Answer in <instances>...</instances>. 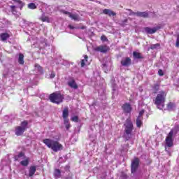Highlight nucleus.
Returning <instances> with one entry per match:
<instances>
[{"mask_svg":"<svg viewBox=\"0 0 179 179\" xmlns=\"http://www.w3.org/2000/svg\"><path fill=\"white\" fill-rule=\"evenodd\" d=\"M43 143L49 148V149H52L53 152H59V150H62L64 147L57 141H54L51 138H46L43 140Z\"/></svg>","mask_w":179,"mask_h":179,"instance_id":"f257e3e1","label":"nucleus"},{"mask_svg":"<svg viewBox=\"0 0 179 179\" xmlns=\"http://www.w3.org/2000/svg\"><path fill=\"white\" fill-rule=\"evenodd\" d=\"M124 136L127 141H129L132 138V132L134 131V123L131 118H127L124 124Z\"/></svg>","mask_w":179,"mask_h":179,"instance_id":"f03ea898","label":"nucleus"},{"mask_svg":"<svg viewBox=\"0 0 179 179\" xmlns=\"http://www.w3.org/2000/svg\"><path fill=\"white\" fill-rule=\"evenodd\" d=\"M179 132V125H176L174 128H173L171 131L167 135L165 141H166V145L168 148L173 147V136L174 135H177V134Z\"/></svg>","mask_w":179,"mask_h":179,"instance_id":"7ed1b4c3","label":"nucleus"},{"mask_svg":"<svg viewBox=\"0 0 179 179\" xmlns=\"http://www.w3.org/2000/svg\"><path fill=\"white\" fill-rule=\"evenodd\" d=\"M166 96L167 94L164 91H161L156 96L155 100V104L157 105L159 110H163L164 108V101H166Z\"/></svg>","mask_w":179,"mask_h":179,"instance_id":"20e7f679","label":"nucleus"},{"mask_svg":"<svg viewBox=\"0 0 179 179\" xmlns=\"http://www.w3.org/2000/svg\"><path fill=\"white\" fill-rule=\"evenodd\" d=\"M50 100L52 103H55V104H59V103H62V100H64V96L58 93L55 92L50 96Z\"/></svg>","mask_w":179,"mask_h":179,"instance_id":"39448f33","label":"nucleus"},{"mask_svg":"<svg viewBox=\"0 0 179 179\" xmlns=\"http://www.w3.org/2000/svg\"><path fill=\"white\" fill-rule=\"evenodd\" d=\"M15 159L20 162V164L22 166H29V158L24 156V154H23V152H20L17 155H15Z\"/></svg>","mask_w":179,"mask_h":179,"instance_id":"423d86ee","label":"nucleus"},{"mask_svg":"<svg viewBox=\"0 0 179 179\" xmlns=\"http://www.w3.org/2000/svg\"><path fill=\"white\" fill-rule=\"evenodd\" d=\"M27 121H24L21 123V126L16 127L15 129V135L17 136H20V135L23 134V133L27 129L28 125Z\"/></svg>","mask_w":179,"mask_h":179,"instance_id":"0eeeda50","label":"nucleus"},{"mask_svg":"<svg viewBox=\"0 0 179 179\" xmlns=\"http://www.w3.org/2000/svg\"><path fill=\"white\" fill-rule=\"evenodd\" d=\"M15 1V3H16V6H10V10L11 12L13 13V15H16V9L19 8V9L22 10V8H23V2H22L20 0H13Z\"/></svg>","mask_w":179,"mask_h":179,"instance_id":"6e6552de","label":"nucleus"},{"mask_svg":"<svg viewBox=\"0 0 179 179\" xmlns=\"http://www.w3.org/2000/svg\"><path fill=\"white\" fill-rule=\"evenodd\" d=\"M159 30V28L155 27L153 28L145 27L143 29V33H146V34H155Z\"/></svg>","mask_w":179,"mask_h":179,"instance_id":"1a4fd4ad","label":"nucleus"},{"mask_svg":"<svg viewBox=\"0 0 179 179\" xmlns=\"http://www.w3.org/2000/svg\"><path fill=\"white\" fill-rule=\"evenodd\" d=\"M139 166V159L135 158L131 162V173H134L136 170H138V167Z\"/></svg>","mask_w":179,"mask_h":179,"instance_id":"9d476101","label":"nucleus"},{"mask_svg":"<svg viewBox=\"0 0 179 179\" xmlns=\"http://www.w3.org/2000/svg\"><path fill=\"white\" fill-rule=\"evenodd\" d=\"M108 50H110V48H108V46L104 45H100L98 46L96 48H94L95 51H98L99 52H107V51H108Z\"/></svg>","mask_w":179,"mask_h":179,"instance_id":"9b49d317","label":"nucleus"},{"mask_svg":"<svg viewBox=\"0 0 179 179\" xmlns=\"http://www.w3.org/2000/svg\"><path fill=\"white\" fill-rule=\"evenodd\" d=\"M122 108L123 111L127 114H129L132 111V107L131 106V104L126 103L122 106Z\"/></svg>","mask_w":179,"mask_h":179,"instance_id":"f8f14e48","label":"nucleus"},{"mask_svg":"<svg viewBox=\"0 0 179 179\" xmlns=\"http://www.w3.org/2000/svg\"><path fill=\"white\" fill-rule=\"evenodd\" d=\"M62 13H64V15H69V17L73 20H80L79 15H78V14H72L70 12L65 10H63Z\"/></svg>","mask_w":179,"mask_h":179,"instance_id":"ddd939ff","label":"nucleus"},{"mask_svg":"<svg viewBox=\"0 0 179 179\" xmlns=\"http://www.w3.org/2000/svg\"><path fill=\"white\" fill-rule=\"evenodd\" d=\"M132 61L131 60V58L129 57H125L122 59L121 64L122 66H129L131 65Z\"/></svg>","mask_w":179,"mask_h":179,"instance_id":"4468645a","label":"nucleus"},{"mask_svg":"<svg viewBox=\"0 0 179 179\" xmlns=\"http://www.w3.org/2000/svg\"><path fill=\"white\" fill-rule=\"evenodd\" d=\"M69 116V111L68 110V108H65L63 110L62 117L64 120V122H68L69 120L68 119V117Z\"/></svg>","mask_w":179,"mask_h":179,"instance_id":"2eb2a0df","label":"nucleus"},{"mask_svg":"<svg viewBox=\"0 0 179 179\" xmlns=\"http://www.w3.org/2000/svg\"><path fill=\"white\" fill-rule=\"evenodd\" d=\"M68 85L71 89H74L75 90L78 89V84H76V82L73 79L69 80L68 81Z\"/></svg>","mask_w":179,"mask_h":179,"instance_id":"dca6fc26","label":"nucleus"},{"mask_svg":"<svg viewBox=\"0 0 179 179\" xmlns=\"http://www.w3.org/2000/svg\"><path fill=\"white\" fill-rule=\"evenodd\" d=\"M131 15H136V16H139L140 17H148L149 16V13L146 12H137V13H131Z\"/></svg>","mask_w":179,"mask_h":179,"instance_id":"f3484780","label":"nucleus"},{"mask_svg":"<svg viewBox=\"0 0 179 179\" xmlns=\"http://www.w3.org/2000/svg\"><path fill=\"white\" fill-rule=\"evenodd\" d=\"M103 13L104 15H108L109 16H115V13L110 9H104L103 10Z\"/></svg>","mask_w":179,"mask_h":179,"instance_id":"a211bd4d","label":"nucleus"},{"mask_svg":"<svg viewBox=\"0 0 179 179\" xmlns=\"http://www.w3.org/2000/svg\"><path fill=\"white\" fill-rule=\"evenodd\" d=\"M85 65H90V62L87 61V55H84V59L81 61V67L83 68Z\"/></svg>","mask_w":179,"mask_h":179,"instance_id":"6ab92c4d","label":"nucleus"},{"mask_svg":"<svg viewBox=\"0 0 179 179\" xmlns=\"http://www.w3.org/2000/svg\"><path fill=\"white\" fill-rule=\"evenodd\" d=\"M35 71L38 73V75H41L43 73V68L41 67V66L36 64Z\"/></svg>","mask_w":179,"mask_h":179,"instance_id":"aec40b11","label":"nucleus"},{"mask_svg":"<svg viewBox=\"0 0 179 179\" xmlns=\"http://www.w3.org/2000/svg\"><path fill=\"white\" fill-rule=\"evenodd\" d=\"M9 37H10V36H9V34H1L0 35V38L2 41H6V40H8V38H9Z\"/></svg>","mask_w":179,"mask_h":179,"instance_id":"412c9836","label":"nucleus"},{"mask_svg":"<svg viewBox=\"0 0 179 179\" xmlns=\"http://www.w3.org/2000/svg\"><path fill=\"white\" fill-rule=\"evenodd\" d=\"M167 109L169 111H173V110H176V103H173V102H170L169 103H168L167 105Z\"/></svg>","mask_w":179,"mask_h":179,"instance_id":"4be33fe9","label":"nucleus"},{"mask_svg":"<svg viewBox=\"0 0 179 179\" xmlns=\"http://www.w3.org/2000/svg\"><path fill=\"white\" fill-rule=\"evenodd\" d=\"M143 118L137 117L136 119V127L137 128H141L143 124Z\"/></svg>","mask_w":179,"mask_h":179,"instance_id":"5701e85b","label":"nucleus"},{"mask_svg":"<svg viewBox=\"0 0 179 179\" xmlns=\"http://www.w3.org/2000/svg\"><path fill=\"white\" fill-rule=\"evenodd\" d=\"M18 62L20 64V65H23V64H24V56L23 54L19 55Z\"/></svg>","mask_w":179,"mask_h":179,"instance_id":"b1692460","label":"nucleus"},{"mask_svg":"<svg viewBox=\"0 0 179 179\" xmlns=\"http://www.w3.org/2000/svg\"><path fill=\"white\" fill-rule=\"evenodd\" d=\"M54 177L58 179L61 177V171L59 169H55L54 171Z\"/></svg>","mask_w":179,"mask_h":179,"instance_id":"393cba45","label":"nucleus"},{"mask_svg":"<svg viewBox=\"0 0 179 179\" xmlns=\"http://www.w3.org/2000/svg\"><path fill=\"white\" fill-rule=\"evenodd\" d=\"M36 173V166H31L29 168V177H33L34 176V173Z\"/></svg>","mask_w":179,"mask_h":179,"instance_id":"a878e982","label":"nucleus"},{"mask_svg":"<svg viewBox=\"0 0 179 179\" xmlns=\"http://www.w3.org/2000/svg\"><path fill=\"white\" fill-rule=\"evenodd\" d=\"M133 57L135 59H141L142 58V55L138 52H134Z\"/></svg>","mask_w":179,"mask_h":179,"instance_id":"bb28decb","label":"nucleus"},{"mask_svg":"<svg viewBox=\"0 0 179 179\" xmlns=\"http://www.w3.org/2000/svg\"><path fill=\"white\" fill-rule=\"evenodd\" d=\"M159 89H160V85L159 84H155L152 87V91L154 93H157V92H159Z\"/></svg>","mask_w":179,"mask_h":179,"instance_id":"cd10ccee","label":"nucleus"},{"mask_svg":"<svg viewBox=\"0 0 179 179\" xmlns=\"http://www.w3.org/2000/svg\"><path fill=\"white\" fill-rule=\"evenodd\" d=\"M29 9H36L37 6H36V3H30L28 4Z\"/></svg>","mask_w":179,"mask_h":179,"instance_id":"c85d7f7f","label":"nucleus"},{"mask_svg":"<svg viewBox=\"0 0 179 179\" xmlns=\"http://www.w3.org/2000/svg\"><path fill=\"white\" fill-rule=\"evenodd\" d=\"M41 20H42V22H47V23H50L51 22V20L49 19V17H46V16H42Z\"/></svg>","mask_w":179,"mask_h":179,"instance_id":"c756f323","label":"nucleus"},{"mask_svg":"<svg viewBox=\"0 0 179 179\" xmlns=\"http://www.w3.org/2000/svg\"><path fill=\"white\" fill-rule=\"evenodd\" d=\"M159 47H160V44L156 43L154 45H151L150 48L151 50H156V48H159Z\"/></svg>","mask_w":179,"mask_h":179,"instance_id":"7c9ffc66","label":"nucleus"},{"mask_svg":"<svg viewBox=\"0 0 179 179\" xmlns=\"http://www.w3.org/2000/svg\"><path fill=\"white\" fill-rule=\"evenodd\" d=\"M143 114H145V110H142L139 112V114H138V116L137 118H143Z\"/></svg>","mask_w":179,"mask_h":179,"instance_id":"2f4dec72","label":"nucleus"},{"mask_svg":"<svg viewBox=\"0 0 179 179\" xmlns=\"http://www.w3.org/2000/svg\"><path fill=\"white\" fill-rule=\"evenodd\" d=\"M64 125H66V129H69V128H71V124H69V121H68L67 122H64Z\"/></svg>","mask_w":179,"mask_h":179,"instance_id":"473e14b6","label":"nucleus"},{"mask_svg":"<svg viewBox=\"0 0 179 179\" xmlns=\"http://www.w3.org/2000/svg\"><path fill=\"white\" fill-rule=\"evenodd\" d=\"M78 116H73L71 117V120L73 121L74 122H78Z\"/></svg>","mask_w":179,"mask_h":179,"instance_id":"72a5a7b5","label":"nucleus"},{"mask_svg":"<svg viewBox=\"0 0 179 179\" xmlns=\"http://www.w3.org/2000/svg\"><path fill=\"white\" fill-rule=\"evenodd\" d=\"M101 41H107V37H106V36H101Z\"/></svg>","mask_w":179,"mask_h":179,"instance_id":"f704fd0d","label":"nucleus"},{"mask_svg":"<svg viewBox=\"0 0 179 179\" xmlns=\"http://www.w3.org/2000/svg\"><path fill=\"white\" fill-rule=\"evenodd\" d=\"M176 46L179 47V34H178V36H177Z\"/></svg>","mask_w":179,"mask_h":179,"instance_id":"c9c22d12","label":"nucleus"},{"mask_svg":"<svg viewBox=\"0 0 179 179\" xmlns=\"http://www.w3.org/2000/svg\"><path fill=\"white\" fill-rule=\"evenodd\" d=\"M158 75H159V76H163V75H164V73H163L162 70H159Z\"/></svg>","mask_w":179,"mask_h":179,"instance_id":"e433bc0d","label":"nucleus"},{"mask_svg":"<svg viewBox=\"0 0 179 179\" xmlns=\"http://www.w3.org/2000/svg\"><path fill=\"white\" fill-rule=\"evenodd\" d=\"M50 78L52 79L54 78H55V72H52L50 74Z\"/></svg>","mask_w":179,"mask_h":179,"instance_id":"4c0bfd02","label":"nucleus"},{"mask_svg":"<svg viewBox=\"0 0 179 179\" xmlns=\"http://www.w3.org/2000/svg\"><path fill=\"white\" fill-rule=\"evenodd\" d=\"M65 171H69V166H66L65 168Z\"/></svg>","mask_w":179,"mask_h":179,"instance_id":"58836bf2","label":"nucleus"},{"mask_svg":"<svg viewBox=\"0 0 179 179\" xmlns=\"http://www.w3.org/2000/svg\"><path fill=\"white\" fill-rule=\"evenodd\" d=\"M69 29H73V27H72V25H69Z\"/></svg>","mask_w":179,"mask_h":179,"instance_id":"ea45409f","label":"nucleus"},{"mask_svg":"<svg viewBox=\"0 0 179 179\" xmlns=\"http://www.w3.org/2000/svg\"><path fill=\"white\" fill-rule=\"evenodd\" d=\"M106 64H103V69H106Z\"/></svg>","mask_w":179,"mask_h":179,"instance_id":"a19ab883","label":"nucleus"},{"mask_svg":"<svg viewBox=\"0 0 179 179\" xmlns=\"http://www.w3.org/2000/svg\"><path fill=\"white\" fill-rule=\"evenodd\" d=\"M165 150H166V152H167V148H165Z\"/></svg>","mask_w":179,"mask_h":179,"instance_id":"79ce46f5","label":"nucleus"},{"mask_svg":"<svg viewBox=\"0 0 179 179\" xmlns=\"http://www.w3.org/2000/svg\"><path fill=\"white\" fill-rule=\"evenodd\" d=\"M124 22H127V20H124Z\"/></svg>","mask_w":179,"mask_h":179,"instance_id":"37998d69","label":"nucleus"},{"mask_svg":"<svg viewBox=\"0 0 179 179\" xmlns=\"http://www.w3.org/2000/svg\"><path fill=\"white\" fill-rule=\"evenodd\" d=\"M113 90H115V89L113 88Z\"/></svg>","mask_w":179,"mask_h":179,"instance_id":"c03bdc74","label":"nucleus"}]
</instances>
